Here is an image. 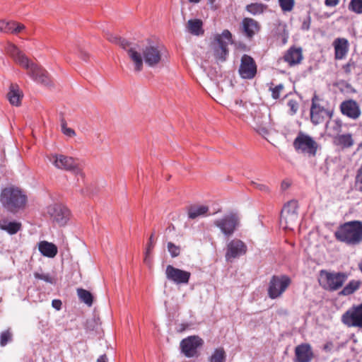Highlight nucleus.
I'll return each mask as SVG.
<instances>
[{"mask_svg":"<svg viewBox=\"0 0 362 362\" xmlns=\"http://www.w3.org/2000/svg\"><path fill=\"white\" fill-rule=\"evenodd\" d=\"M335 238L348 245H358L362 243V221H351L339 225L334 232Z\"/></svg>","mask_w":362,"mask_h":362,"instance_id":"obj_1","label":"nucleus"},{"mask_svg":"<svg viewBox=\"0 0 362 362\" xmlns=\"http://www.w3.org/2000/svg\"><path fill=\"white\" fill-rule=\"evenodd\" d=\"M105 37L108 41L112 43L118 45L121 48L124 49L133 62L134 71L140 72L143 70V60L140 52V46L137 43L128 41L124 38L112 35L110 33H106Z\"/></svg>","mask_w":362,"mask_h":362,"instance_id":"obj_2","label":"nucleus"},{"mask_svg":"<svg viewBox=\"0 0 362 362\" xmlns=\"http://www.w3.org/2000/svg\"><path fill=\"white\" fill-rule=\"evenodd\" d=\"M348 279V274L345 272H329L322 269L319 272V284L325 290L335 291L342 287Z\"/></svg>","mask_w":362,"mask_h":362,"instance_id":"obj_3","label":"nucleus"},{"mask_svg":"<svg viewBox=\"0 0 362 362\" xmlns=\"http://www.w3.org/2000/svg\"><path fill=\"white\" fill-rule=\"evenodd\" d=\"M0 201L4 207L13 211L25 204L26 196L18 188L6 187L1 191Z\"/></svg>","mask_w":362,"mask_h":362,"instance_id":"obj_4","label":"nucleus"},{"mask_svg":"<svg viewBox=\"0 0 362 362\" xmlns=\"http://www.w3.org/2000/svg\"><path fill=\"white\" fill-rule=\"evenodd\" d=\"M293 146L295 150L309 157L316 156L319 145L310 135L299 132L293 141Z\"/></svg>","mask_w":362,"mask_h":362,"instance_id":"obj_5","label":"nucleus"},{"mask_svg":"<svg viewBox=\"0 0 362 362\" xmlns=\"http://www.w3.org/2000/svg\"><path fill=\"white\" fill-rule=\"evenodd\" d=\"M214 225L220 229L225 237L230 238L240 225V217L237 213L230 212L215 220Z\"/></svg>","mask_w":362,"mask_h":362,"instance_id":"obj_6","label":"nucleus"},{"mask_svg":"<svg viewBox=\"0 0 362 362\" xmlns=\"http://www.w3.org/2000/svg\"><path fill=\"white\" fill-rule=\"evenodd\" d=\"M214 40V56L216 59L224 62L228 54V45L232 42V35L228 30H224L221 35H216Z\"/></svg>","mask_w":362,"mask_h":362,"instance_id":"obj_7","label":"nucleus"},{"mask_svg":"<svg viewBox=\"0 0 362 362\" xmlns=\"http://www.w3.org/2000/svg\"><path fill=\"white\" fill-rule=\"evenodd\" d=\"M291 283V279L286 275L272 276L267 290L269 297L272 299L280 297Z\"/></svg>","mask_w":362,"mask_h":362,"instance_id":"obj_8","label":"nucleus"},{"mask_svg":"<svg viewBox=\"0 0 362 362\" xmlns=\"http://www.w3.org/2000/svg\"><path fill=\"white\" fill-rule=\"evenodd\" d=\"M163 48L158 45L150 44L142 49L141 53L143 63L150 67L157 66L162 61Z\"/></svg>","mask_w":362,"mask_h":362,"instance_id":"obj_9","label":"nucleus"},{"mask_svg":"<svg viewBox=\"0 0 362 362\" xmlns=\"http://www.w3.org/2000/svg\"><path fill=\"white\" fill-rule=\"evenodd\" d=\"M318 100V96L315 94L312 98L310 112V121L314 125L322 123L326 117L331 119L334 115L333 109H325L317 103Z\"/></svg>","mask_w":362,"mask_h":362,"instance_id":"obj_10","label":"nucleus"},{"mask_svg":"<svg viewBox=\"0 0 362 362\" xmlns=\"http://www.w3.org/2000/svg\"><path fill=\"white\" fill-rule=\"evenodd\" d=\"M298 204L296 200H291L284 204L280 215V223L285 228L291 229L298 218Z\"/></svg>","mask_w":362,"mask_h":362,"instance_id":"obj_11","label":"nucleus"},{"mask_svg":"<svg viewBox=\"0 0 362 362\" xmlns=\"http://www.w3.org/2000/svg\"><path fill=\"white\" fill-rule=\"evenodd\" d=\"M341 322L348 327L362 328V303L347 310L341 318Z\"/></svg>","mask_w":362,"mask_h":362,"instance_id":"obj_12","label":"nucleus"},{"mask_svg":"<svg viewBox=\"0 0 362 362\" xmlns=\"http://www.w3.org/2000/svg\"><path fill=\"white\" fill-rule=\"evenodd\" d=\"M24 69L28 70V75L37 83L45 86H52V81L48 72L42 66L32 62L28 63V66Z\"/></svg>","mask_w":362,"mask_h":362,"instance_id":"obj_13","label":"nucleus"},{"mask_svg":"<svg viewBox=\"0 0 362 362\" xmlns=\"http://www.w3.org/2000/svg\"><path fill=\"white\" fill-rule=\"evenodd\" d=\"M47 213L59 226H65L70 218V211L62 204H54L47 207Z\"/></svg>","mask_w":362,"mask_h":362,"instance_id":"obj_14","label":"nucleus"},{"mask_svg":"<svg viewBox=\"0 0 362 362\" xmlns=\"http://www.w3.org/2000/svg\"><path fill=\"white\" fill-rule=\"evenodd\" d=\"M204 344V340L199 336H189L180 342V349L185 356L194 357L197 354V349Z\"/></svg>","mask_w":362,"mask_h":362,"instance_id":"obj_15","label":"nucleus"},{"mask_svg":"<svg viewBox=\"0 0 362 362\" xmlns=\"http://www.w3.org/2000/svg\"><path fill=\"white\" fill-rule=\"evenodd\" d=\"M47 159L58 169L67 171L77 169V163L72 157L62 154H51L47 156Z\"/></svg>","mask_w":362,"mask_h":362,"instance_id":"obj_16","label":"nucleus"},{"mask_svg":"<svg viewBox=\"0 0 362 362\" xmlns=\"http://www.w3.org/2000/svg\"><path fill=\"white\" fill-rule=\"evenodd\" d=\"M247 250V247L244 242L239 239H233L227 245L226 259L227 262H232L234 259L245 255Z\"/></svg>","mask_w":362,"mask_h":362,"instance_id":"obj_17","label":"nucleus"},{"mask_svg":"<svg viewBox=\"0 0 362 362\" xmlns=\"http://www.w3.org/2000/svg\"><path fill=\"white\" fill-rule=\"evenodd\" d=\"M166 278L176 284H187L189 283L191 273L172 265H168L165 269Z\"/></svg>","mask_w":362,"mask_h":362,"instance_id":"obj_18","label":"nucleus"},{"mask_svg":"<svg viewBox=\"0 0 362 362\" xmlns=\"http://www.w3.org/2000/svg\"><path fill=\"white\" fill-rule=\"evenodd\" d=\"M239 74L243 78L251 79L257 74V65L253 58L247 54H243L239 68Z\"/></svg>","mask_w":362,"mask_h":362,"instance_id":"obj_19","label":"nucleus"},{"mask_svg":"<svg viewBox=\"0 0 362 362\" xmlns=\"http://www.w3.org/2000/svg\"><path fill=\"white\" fill-rule=\"evenodd\" d=\"M339 108L343 115L354 120L358 119L361 115V110L358 103L353 99H349L341 102Z\"/></svg>","mask_w":362,"mask_h":362,"instance_id":"obj_20","label":"nucleus"},{"mask_svg":"<svg viewBox=\"0 0 362 362\" xmlns=\"http://www.w3.org/2000/svg\"><path fill=\"white\" fill-rule=\"evenodd\" d=\"M314 354L309 344H301L295 348L294 362H310Z\"/></svg>","mask_w":362,"mask_h":362,"instance_id":"obj_21","label":"nucleus"},{"mask_svg":"<svg viewBox=\"0 0 362 362\" xmlns=\"http://www.w3.org/2000/svg\"><path fill=\"white\" fill-rule=\"evenodd\" d=\"M6 51L23 68L28 66L30 60L13 44L8 43L6 47Z\"/></svg>","mask_w":362,"mask_h":362,"instance_id":"obj_22","label":"nucleus"},{"mask_svg":"<svg viewBox=\"0 0 362 362\" xmlns=\"http://www.w3.org/2000/svg\"><path fill=\"white\" fill-rule=\"evenodd\" d=\"M334 48V57L336 59H342L349 51V42L346 38H336L333 42Z\"/></svg>","mask_w":362,"mask_h":362,"instance_id":"obj_23","label":"nucleus"},{"mask_svg":"<svg viewBox=\"0 0 362 362\" xmlns=\"http://www.w3.org/2000/svg\"><path fill=\"white\" fill-rule=\"evenodd\" d=\"M284 59L291 66L300 64L303 59L302 49L291 47L284 54Z\"/></svg>","mask_w":362,"mask_h":362,"instance_id":"obj_24","label":"nucleus"},{"mask_svg":"<svg viewBox=\"0 0 362 362\" xmlns=\"http://www.w3.org/2000/svg\"><path fill=\"white\" fill-rule=\"evenodd\" d=\"M242 25L243 32L249 39L252 38L255 33H257L259 30V25L258 23L252 18H245L243 20Z\"/></svg>","mask_w":362,"mask_h":362,"instance_id":"obj_25","label":"nucleus"},{"mask_svg":"<svg viewBox=\"0 0 362 362\" xmlns=\"http://www.w3.org/2000/svg\"><path fill=\"white\" fill-rule=\"evenodd\" d=\"M209 210V206L199 204H192L187 209L188 218L192 220L206 216Z\"/></svg>","mask_w":362,"mask_h":362,"instance_id":"obj_26","label":"nucleus"},{"mask_svg":"<svg viewBox=\"0 0 362 362\" xmlns=\"http://www.w3.org/2000/svg\"><path fill=\"white\" fill-rule=\"evenodd\" d=\"M38 249L43 256L49 258L54 257L58 252L57 247L54 243L45 240L39 243Z\"/></svg>","mask_w":362,"mask_h":362,"instance_id":"obj_27","label":"nucleus"},{"mask_svg":"<svg viewBox=\"0 0 362 362\" xmlns=\"http://www.w3.org/2000/svg\"><path fill=\"white\" fill-rule=\"evenodd\" d=\"M7 98L12 105L19 106L21 105L23 93L18 85L11 84Z\"/></svg>","mask_w":362,"mask_h":362,"instance_id":"obj_28","label":"nucleus"},{"mask_svg":"<svg viewBox=\"0 0 362 362\" xmlns=\"http://www.w3.org/2000/svg\"><path fill=\"white\" fill-rule=\"evenodd\" d=\"M187 30L194 35H202L204 34L203 22L200 19H190L186 24Z\"/></svg>","mask_w":362,"mask_h":362,"instance_id":"obj_29","label":"nucleus"},{"mask_svg":"<svg viewBox=\"0 0 362 362\" xmlns=\"http://www.w3.org/2000/svg\"><path fill=\"white\" fill-rule=\"evenodd\" d=\"M333 143L342 148H349L354 145V139L351 134H337L334 137Z\"/></svg>","mask_w":362,"mask_h":362,"instance_id":"obj_30","label":"nucleus"},{"mask_svg":"<svg viewBox=\"0 0 362 362\" xmlns=\"http://www.w3.org/2000/svg\"><path fill=\"white\" fill-rule=\"evenodd\" d=\"M0 228L6 231L10 235H14L21 229V223L17 221H9L7 219H3L0 221Z\"/></svg>","mask_w":362,"mask_h":362,"instance_id":"obj_31","label":"nucleus"},{"mask_svg":"<svg viewBox=\"0 0 362 362\" xmlns=\"http://www.w3.org/2000/svg\"><path fill=\"white\" fill-rule=\"evenodd\" d=\"M361 285V281L351 280L342 288L339 294L344 296L351 295L358 290Z\"/></svg>","mask_w":362,"mask_h":362,"instance_id":"obj_32","label":"nucleus"},{"mask_svg":"<svg viewBox=\"0 0 362 362\" xmlns=\"http://www.w3.org/2000/svg\"><path fill=\"white\" fill-rule=\"evenodd\" d=\"M76 292L78 298L81 302H83L89 307L93 305V296L90 291L82 288H77Z\"/></svg>","mask_w":362,"mask_h":362,"instance_id":"obj_33","label":"nucleus"},{"mask_svg":"<svg viewBox=\"0 0 362 362\" xmlns=\"http://www.w3.org/2000/svg\"><path fill=\"white\" fill-rule=\"evenodd\" d=\"M226 357V352L223 348L216 349L209 358V362H225Z\"/></svg>","mask_w":362,"mask_h":362,"instance_id":"obj_34","label":"nucleus"},{"mask_svg":"<svg viewBox=\"0 0 362 362\" xmlns=\"http://www.w3.org/2000/svg\"><path fill=\"white\" fill-rule=\"evenodd\" d=\"M266 8L267 6L263 4L252 3L246 6V10L253 15H257L263 13Z\"/></svg>","mask_w":362,"mask_h":362,"instance_id":"obj_35","label":"nucleus"},{"mask_svg":"<svg viewBox=\"0 0 362 362\" xmlns=\"http://www.w3.org/2000/svg\"><path fill=\"white\" fill-rule=\"evenodd\" d=\"M348 8L355 13H362V0H351Z\"/></svg>","mask_w":362,"mask_h":362,"instance_id":"obj_36","label":"nucleus"},{"mask_svg":"<svg viewBox=\"0 0 362 362\" xmlns=\"http://www.w3.org/2000/svg\"><path fill=\"white\" fill-rule=\"evenodd\" d=\"M12 340V333L9 329L1 332L0 336V345L5 346L9 341Z\"/></svg>","mask_w":362,"mask_h":362,"instance_id":"obj_37","label":"nucleus"},{"mask_svg":"<svg viewBox=\"0 0 362 362\" xmlns=\"http://www.w3.org/2000/svg\"><path fill=\"white\" fill-rule=\"evenodd\" d=\"M168 250L172 257H176L180 254V247L175 245L172 242H168L167 245Z\"/></svg>","mask_w":362,"mask_h":362,"instance_id":"obj_38","label":"nucleus"},{"mask_svg":"<svg viewBox=\"0 0 362 362\" xmlns=\"http://www.w3.org/2000/svg\"><path fill=\"white\" fill-rule=\"evenodd\" d=\"M279 6L284 11H291L293 7L294 0H279Z\"/></svg>","mask_w":362,"mask_h":362,"instance_id":"obj_39","label":"nucleus"},{"mask_svg":"<svg viewBox=\"0 0 362 362\" xmlns=\"http://www.w3.org/2000/svg\"><path fill=\"white\" fill-rule=\"evenodd\" d=\"M355 187L357 191L362 192V166L356 172Z\"/></svg>","mask_w":362,"mask_h":362,"instance_id":"obj_40","label":"nucleus"},{"mask_svg":"<svg viewBox=\"0 0 362 362\" xmlns=\"http://www.w3.org/2000/svg\"><path fill=\"white\" fill-rule=\"evenodd\" d=\"M34 276L35 279L42 280L47 283L54 284V279L49 274H40L38 272L34 273Z\"/></svg>","mask_w":362,"mask_h":362,"instance_id":"obj_41","label":"nucleus"},{"mask_svg":"<svg viewBox=\"0 0 362 362\" xmlns=\"http://www.w3.org/2000/svg\"><path fill=\"white\" fill-rule=\"evenodd\" d=\"M284 88L283 84H279L276 86L274 88H270V90L272 91V96L274 99H278L280 97L281 91Z\"/></svg>","mask_w":362,"mask_h":362,"instance_id":"obj_42","label":"nucleus"},{"mask_svg":"<svg viewBox=\"0 0 362 362\" xmlns=\"http://www.w3.org/2000/svg\"><path fill=\"white\" fill-rule=\"evenodd\" d=\"M16 22H5L2 28V32L13 33Z\"/></svg>","mask_w":362,"mask_h":362,"instance_id":"obj_43","label":"nucleus"},{"mask_svg":"<svg viewBox=\"0 0 362 362\" xmlns=\"http://www.w3.org/2000/svg\"><path fill=\"white\" fill-rule=\"evenodd\" d=\"M311 23V17L310 13H308L305 17L303 18L302 21L301 29L303 30H308L310 28Z\"/></svg>","mask_w":362,"mask_h":362,"instance_id":"obj_44","label":"nucleus"},{"mask_svg":"<svg viewBox=\"0 0 362 362\" xmlns=\"http://www.w3.org/2000/svg\"><path fill=\"white\" fill-rule=\"evenodd\" d=\"M356 67V63L353 60L350 59L349 62L342 66L344 73L347 75L351 73L353 69Z\"/></svg>","mask_w":362,"mask_h":362,"instance_id":"obj_45","label":"nucleus"},{"mask_svg":"<svg viewBox=\"0 0 362 362\" xmlns=\"http://www.w3.org/2000/svg\"><path fill=\"white\" fill-rule=\"evenodd\" d=\"M153 235L154 234L152 233L151 235L150 236L149 238V242L148 243V245H147V247H146V256H145V258H144V261L146 262H147L148 261V257L149 255V254L151 253L152 249L154 247V245H153Z\"/></svg>","mask_w":362,"mask_h":362,"instance_id":"obj_46","label":"nucleus"},{"mask_svg":"<svg viewBox=\"0 0 362 362\" xmlns=\"http://www.w3.org/2000/svg\"><path fill=\"white\" fill-rule=\"evenodd\" d=\"M288 106L290 108L291 114L294 115L298 109V103L296 100L291 99L288 100Z\"/></svg>","mask_w":362,"mask_h":362,"instance_id":"obj_47","label":"nucleus"},{"mask_svg":"<svg viewBox=\"0 0 362 362\" xmlns=\"http://www.w3.org/2000/svg\"><path fill=\"white\" fill-rule=\"evenodd\" d=\"M251 185L252 186H254L256 189L262 191V192H269V188L268 186L264 185V184H260V183H257V182H255L254 181H252L251 182Z\"/></svg>","mask_w":362,"mask_h":362,"instance_id":"obj_48","label":"nucleus"},{"mask_svg":"<svg viewBox=\"0 0 362 362\" xmlns=\"http://www.w3.org/2000/svg\"><path fill=\"white\" fill-rule=\"evenodd\" d=\"M334 122L335 125L334 126L333 129L337 133L340 132L342 125L341 121L340 119H335Z\"/></svg>","mask_w":362,"mask_h":362,"instance_id":"obj_49","label":"nucleus"},{"mask_svg":"<svg viewBox=\"0 0 362 362\" xmlns=\"http://www.w3.org/2000/svg\"><path fill=\"white\" fill-rule=\"evenodd\" d=\"M62 132L68 136H74L76 135L75 131L73 129L69 128V127H64V129L62 131Z\"/></svg>","mask_w":362,"mask_h":362,"instance_id":"obj_50","label":"nucleus"},{"mask_svg":"<svg viewBox=\"0 0 362 362\" xmlns=\"http://www.w3.org/2000/svg\"><path fill=\"white\" fill-rule=\"evenodd\" d=\"M256 131L261 135L265 136L268 134V130L265 127L259 126L255 128Z\"/></svg>","mask_w":362,"mask_h":362,"instance_id":"obj_51","label":"nucleus"},{"mask_svg":"<svg viewBox=\"0 0 362 362\" xmlns=\"http://www.w3.org/2000/svg\"><path fill=\"white\" fill-rule=\"evenodd\" d=\"M62 301L60 300H53L52 302V305L53 308H54L56 310H59L62 308Z\"/></svg>","mask_w":362,"mask_h":362,"instance_id":"obj_52","label":"nucleus"},{"mask_svg":"<svg viewBox=\"0 0 362 362\" xmlns=\"http://www.w3.org/2000/svg\"><path fill=\"white\" fill-rule=\"evenodd\" d=\"M25 28V27L24 25H23L21 23H16V25L15 28H14L13 33H15V34L19 33L22 30H23Z\"/></svg>","mask_w":362,"mask_h":362,"instance_id":"obj_53","label":"nucleus"},{"mask_svg":"<svg viewBox=\"0 0 362 362\" xmlns=\"http://www.w3.org/2000/svg\"><path fill=\"white\" fill-rule=\"evenodd\" d=\"M339 0H325V4L327 6H335L339 4Z\"/></svg>","mask_w":362,"mask_h":362,"instance_id":"obj_54","label":"nucleus"},{"mask_svg":"<svg viewBox=\"0 0 362 362\" xmlns=\"http://www.w3.org/2000/svg\"><path fill=\"white\" fill-rule=\"evenodd\" d=\"M80 57L84 60L87 61L89 58V54L85 51L81 50L80 51Z\"/></svg>","mask_w":362,"mask_h":362,"instance_id":"obj_55","label":"nucleus"},{"mask_svg":"<svg viewBox=\"0 0 362 362\" xmlns=\"http://www.w3.org/2000/svg\"><path fill=\"white\" fill-rule=\"evenodd\" d=\"M333 348V344L332 342H328L326 344L324 345L323 349L325 351H331Z\"/></svg>","mask_w":362,"mask_h":362,"instance_id":"obj_56","label":"nucleus"},{"mask_svg":"<svg viewBox=\"0 0 362 362\" xmlns=\"http://www.w3.org/2000/svg\"><path fill=\"white\" fill-rule=\"evenodd\" d=\"M289 187H290V183H288V182H286V181H283V182H281V187L282 190H286V189H287Z\"/></svg>","mask_w":362,"mask_h":362,"instance_id":"obj_57","label":"nucleus"},{"mask_svg":"<svg viewBox=\"0 0 362 362\" xmlns=\"http://www.w3.org/2000/svg\"><path fill=\"white\" fill-rule=\"evenodd\" d=\"M97 362H107V358L105 354H103L100 356Z\"/></svg>","mask_w":362,"mask_h":362,"instance_id":"obj_58","label":"nucleus"},{"mask_svg":"<svg viewBox=\"0 0 362 362\" xmlns=\"http://www.w3.org/2000/svg\"><path fill=\"white\" fill-rule=\"evenodd\" d=\"M186 327H187V325H185V324H181V325H180V328L177 329V332H183L185 330Z\"/></svg>","mask_w":362,"mask_h":362,"instance_id":"obj_59","label":"nucleus"},{"mask_svg":"<svg viewBox=\"0 0 362 362\" xmlns=\"http://www.w3.org/2000/svg\"><path fill=\"white\" fill-rule=\"evenodd\" d=\"M235 105H243V102L242 100H238L237 99V100H235Z\"/></svg>","mask_w":362,"mask_h":362,"instance_id":"obj_60","label":"nucleus"},{"mask_svg":"<svg viewBox=\"0 0 362 362\" xmlns=\"http://www.w3.org/2000/svg\"><path fill=\"white\" fill-rule=\"evenodd\" d=\"M64 127H66V123L65 121L62 120V131H63L64 129Z\"/></svg>","mask_w":362,"mask_h":362,"instance_id":"obj_61","label":"nucleus"},{"mask_svg":"<svg viewBox=\"0 0 362 362\" xmlns=\"http://www.w3.org/2000/svg\"><path fill=\"white\" fill-rule=\"evenodd\" d=\"M190 3H194V4H197L199 3L201 0H188Z\"/></svg>","mask_w":362,"mask_h":362,"instance_id":"obj_62","label":"nucleus"},{"mask_svg":"<svg viewBox=\"0 0 362 362\" xmlns=\"http://www.w3.org/2000/svg\"><path fill=\"white\" fill-rule=\"evenodd\" d=\"M4 25V21H0V32H2V28Z\"/></svg>","mask_w":362,"mask_h":362,"instance_id":"obj_63","label":"nucleus"},{"mask_svg":"<svg viewBox=\"0 0 362 362\" xmlns=\"http://www.w3.org/2000/svg\"><path fill=\"white\" fill-rule=\"evenodd\" d=\"M359 269H360V270H361V272H362V264H359Z\"/></svg>","mask_w":362,"mask_h":362,"instance_id":"obj_64","label":"nucleus"}]
</instances>
